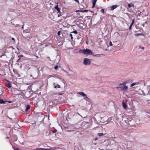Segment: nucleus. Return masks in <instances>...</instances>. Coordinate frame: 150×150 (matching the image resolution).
Returning <instances> with one entry per match:
<instances>
[{
    "instance_id": "nucleus-27",
    "label": "nucleus",
    "mask_w": 150,
    "mask_h": 150,
    "mask_svg": "<svg viewBox=\"0 0 150 150\" xmlns=\"http://www.w3.org/2000/svg\"><path fill=\"white\" fill-rule=\"evenodd\" d=\"M74 1H76V2L78 3H79V1L78 0H74Z\"/></svg>"
},
{
    "instance_id": "nucleus-22",
    "label": "nucleus",
    "mask_w": 150,
    "mask_h": 150,
    "mask_svg": "<svg viewBox=\"0 0 150 150\" xmlns=\"http://www.w3.org/2000/svg\"><path fill=\"white\" fill-rule=\"evenodd\" d=\"M92 4L93 5L92 6V8H93L95 7L96 4L94 3H92Z\"/></svg>"
},
{
    "instance_id": "nucleus-20",
    "label": "nucleus",
    "mask_w": 150,
    "mask_h": 150,
    "mask_svg": "<svg viewBox=\"0 0 150 150\" xmlns=\"http://www.w3.org/2000/svg\"><path fill=\"white\" fill-rule=\"evenodd\" d=\"M109 45L110 46H112V42L111 41H110V42H109Z\"/></svg>"
},
{
    "instance_id": "nucleus-16",
    "label": "nucleus",
    "mask_w": 150,
    "mask_h": 150,
    "mask_svg": "<svg viewBox=\"0 0 150 150\" xmlns=\"http://www.w3.org/2000/svg\"><path fill=\"white\" fill-rule=\"evenodd\" d=\"M104 134L103 133H98V136L100 137L102 136Z\"/></svg>"
},
{
    "instance_id": "nucleus-9",
    "label": "nucleus",
    "mask_w": 150,
    "mask_h": 150,
    "mask_svg": "<svg viewBox=\"0 0 150 150\" xmlns=\"http://www.w3.org/2000/svg\"><path fill=\"white\" fill-rule=\"evenodd\" d=\"M54 8L57 10L58 12L59 13L60 12V8L58 7V5L55 6Z\"/></svg>"
},
{
    "instance_id": "nucleus-8",
    "label": "nucleus",
    "mask_w": 150,
    "mask_h": 150,
    "mask_svg": "<svg viewBox=\"0 0 150 150\" xmlns=\"http://www.w3.org/2000/svg\"><path fill=\"white\" fill-rule=\"evenodd\" d=\"M7 102V101H4L0 99V104H6Z\"/></svg>"
},
{
    "instance_id": "nucleus-33",
    "label": "nucleus",
    "mask_w": 150,
    "mask_h": 150,
    "mask_svg": "<svg viewBox=\"0 0 150 150\" xmlns=\"http://www.w3.org/2000/svg\"><path fill=\"white\" fill-rule=\"evenodd\" d=\"M61 16V15L60 14H59L58 15V17H59Z\"/></svg>"
},
{
    "instance_id": "nucleus-4",
    "label": "nucleus",
    "mask_w": 150,
    "mask_h": 150,
    "mask_svg": "<svg viewBox=\"0 0 150 150\" xmlns=\"http://www.w3.org/2000/svg\"><path fill=\"white\" fill-rule=\"evenodd\" d=\"M77 93L80 94L82 96L85 97L86 98H87V95H86V94L83 92H78Z\"/></svg>"
},
{
    "instance_id": "nucleus-26",
    "label": "nucleus",
    "mask_w": 150,
    "mask_h": 150,
    "mask_svg": "<svg viewBox=\"0 0 150 150\" xmlns=\"http://www.w3.org/2000/svg\"><path fill=\"white\" fill-rule=\"evenodd\" d=\"M36 121H35L34 123H32L31 124L32 125L34 124H36Z\"/></svg>"
},
{
    "instance_id": "nucleus-47",
    "label": "nucleus",
    "mask_w": 150,
    "mask_h": 150,
    "mask_svg": "<svg viewBox=\"0 0 150 150\" xmlns=\"http://www.w3.org/2000/svg\"><path fill=\"white\" fill-rule=\"evenodd\" d=\"M36 57H38V56H36Z\"/></svg>"
},
{
    "instance_id": "nucleus-6",
    "label": "nucleus",
    "mask_w": 150,
    "mask_h": 150,
    "mask_svg": "<svg viewBox=\"0 0 150 150\" xmlns=\"http://www.w3.org/2000/svg\"><path fill=\"white\" fill-rule=\"evenodd\" d=\"M6 81L8 82L7 86L9 88H11V83L8 81L6 80Z\"/></svg>"
},
{
    "instance_id": "nucleus-44",
    "label": "nucleus",
    "mask_w": 150,
    "mask_h": 150,
    "mask_svg": "<svg viewBox=\"0 0 150 150\" xmlns=\"http://www.w3.org/2000/svg\"><path fill=\"white\" fill-rule=\"evenodd\" d=\"M97 139V138H96L95 140H96Z\"/></svg>"
},
{
    "instance_id": "nucleus-36",
    "label": "nucleus",
    "mask_w": 150,
    "mask_h": 150,
    "mask_svg": "<svg viewBox=\"0 0 150 150\" xmlns=\"http://www.w3.org/2000/svg\"><path fill=\"white\" fill-rule=\"evenodd\" d=\"M80 12H83V10H80Z\"/></svg>"
},
{
    "instance_id": "nucleus-39",
    "label": "nucleus",
    "mask_w": 150,
    "mask_h": 150,
    "mask_svg": "<svg viewBox=\"0 0 150 150\" xmlns=\"http://www.w3.org/2000/svg\"><path fill=\"white\" fill-rule=\"evenodd\" d=\"M33 150H37V148L33 149Z\"/></svg>"
},
{
    "instance_id": "nucleus-18",
    "label": "nucleus",
    "mask_w": 150,
    "mask_h": 150,
    "mask_svg": "<svg viewBox=\"0 0 150 150\" xmlns=\"http://www.w3.org/2000/svg\"><path fill=\"white\" fill-rule=\"evenodd\" d=\"M69 36H70L71 38V39L72 40L73 38V37H72V35L71 34V33L69 34Z\"/></svg>"
},
{
    "instance_id": "nucleus-21",
    "label": "nucleus",
    "mask_w": 150,
    "mask_h": 150,
    "mask_svg": "<svg viewBox=\"0 0 150 150\" xmlns=\"http://www.w3.org/2000/svg\"><path fill=\"white\" fill-rule=\"evenodd\" d=\"M58 66L56 65L55 66L54 68L55 69H58Z\"/></svg>"
},
{
    "instance_id": "nucleus-31",
    "label": "nucleus",
    "mask_w": 150,
    "mask_h": 150,
    "mask_svg": "<svg viewBox=\"0 0 150 150\" xmlns=\"http://www.w3.org/2000/svg\"><path fill=\"white\" fill-rule=\"evenodd\" d=\"M101 11L102 12H103V13H104V9H101Z\"/></svg>"
},
{
    "instance_id": "nucleus-5",
    "label": "nucleus",
    "mask_w": 150,
    "mask_h": 150,
    "mask_svg": "<svg viewBox=\"0 0 150 150\" xmlns=\"http://www.w3.org/2000/svg\"><path fill=\"white\" fill-rule=\"evenodd\" d=\"M118 6L117 5H114L111 6L110 8L111 10H113L117 8Z\"/></svg>"
},
{
    "instance_id": "nucleus-13",
    "label": "nucleus",
    "mask_w": 150,
    "mask_h": 150,
    "mask_svg": "<svg viewBox=\"0 0 150 150\" xmlns=\"http://www.w3.org/2000/svg\"><path fill=\"white\" fill-rule=\"evenodd\" d=\"M138 83H132L130 85V86L131 87L133 86H134L136 84H138Z\"/></svg>"
},
{
    "instance_id": "nucleus-17",
    "label": "nucleus",
    "mask_w": 150,
    "mask_h": 150,
    "mask_svg": "<svg viewBox=\"0 0 150 150\" xmlns=\"http://www.w3.org/2000/svg\"><path fill=\"white\" fill-rule=\"evenodd\" d=\"M71 33H74L75 34H77V32L76 31L74 30L71 32Z\"/></svg>"
},
{
    "instance_id": "nucleus-11",
    "label": "nucleus",
    "mask_w": 150,
    "mask_h": 150,
    "mask_svg": "<svg viewBox=\"0 0 150 150\" xmlns=\"http://www.w3.org/2000/svg\"><path fill=\"white\" fill-rule=\"evenodd\" d=\"M55 84V83H54V88H60V85H59L58 84H57V86H56L54 85Z\"/></svg>"
},
{
    "instance_id": "nucleus-37",
    "label": "nucleus",
    "mask_w": 150,
    "mask_h": 150,
    "mask_svg": "<svg viewBox=\"0 0 150 150\" xmlns=\"http://www.w3.org/2000/svg\"><path fill=\"white\" fill-rule=\"evenodd\" d=\"M60 31H59L58 33V35H59V34H60Z\"/></svg>"
},
{
    "instance_id": "nucleus-35",
    "label": "nucleus",
    "mask_w": 150,
    "mask_h": 150,
    "mask_svg": "<svg viewBox=\"0 0 150 150\" xmlns=\"http://www.w3.org/2000/svg\"><path fill=\"white\" fill-rule=\"evenodd\" d=\"M18 56L19 57H20V56L21 57H23V55H19Z\"/></svg>"
},
{
    "instance_id": "nucleus-12",
    "label": "nucleus",
    "mask_w": 150,
    "mask_h": 150,
    "mask_svg": "<svg viewBox=\"0 0 150 150\" xmlns=\"http://www.w3.org/2000/svg\"><path fill=\"white\" fill-rule=\"evenodd\" d=\"M128 5L129 8H130L131 7L134 6V4L132 3L129 4Z\"/></svg>"
},
{
    "instance_id": "nucleus-25",
    "label": "nucleus",
    "mask_w": 150,
    "mask_h": 150,
    "mask_svg": "<svg viewBox=\"0 0 150 150\" xmlns=\"http://www.w3.org/2000/svg\"><path fill=\"white\" fill-rule=\"evenodd\" d=\"M37 150H42V148H37Z\"/></svg>"
},
{
    "instance_id": "nucleus-46",
    "label": "nucleus",
    "mask_w": 150,
    "mask_h": 150,
    "mask_svg": "<svg viewBox=\"0 0 150 150\" xmlns=\"http://www.w3.org/2000/svg\"><path fill=\"white\" fill-rule=\"evenodd\" d=\"M86 44H88V42H86Z\"/></svg>"
},
{
    "instance_id": "nucleus-10",
    "label": "nucleus",
    "mask_w": 150,
    "mask_h": 150,
    "mask_svg": "<svg viewBox=\"0 0 150 150\" xmlns=\"http://www.w3.org/2000/svg\"><path fill=\"white\" fill-rule=\"evenodd\" d=\"M30 106L29 105H26L25 111H26V112H27L30 109Z\"/></svg>"
},
{
    "instance_id": "nucleus-3",
    "label": "nucleus",
    "mask_w": 150,
    "mask_h": 150,
    "mask_svg": "<svg viewBox=\"0 0 150 150\" xmlns=\"http://www.w3.org/2000/svg\"><path fill=\"white\" fill-rule=\"evenodd\" d=\"M91 62V59L87 58H84L83 60V63L85 65H89Z\"/></svg>"
},
{
    "instance_id": "nucleus-29",
    "label": "nucleus",
    "mask_w": 150,
    "mask_h": 150,
    "mask_svg": "<svg viewBox=\"0 0 150 150\" xmlns=\"http://www.w3.org/2000/svg\"><path fill=\"white\" fill-rule=\"evenodd\" d=\"M141 35V33H137L136 35V36H138Z\"/></svg>"
},
{
    "instance_id": "nucleus-42",
    "label": "nucleus",
    "mask_w": 150,
    "mask_h": 150,
    "mask_svg": "<svg viewBox=\"0 0 150 150\" xmlns=\"http://www.w3.org/2000/svg\"><path fill=\"white\" fill-rule=\"evenodd\" d=\"M8 102L9 103H11V101H8Z\"/></svg>"
},
{
    "instance_id": "nucleus-48",
    "label": "nucleus",
    "mask_w": 150,
    "mask_h": 150,
    "mask_svg": "<svg viewBox=\"0 0 150 150\" xmlns=\"http://www.w3.org/2000/svg\"><path fill=\"white\" fill-rule=\"evenodd\" d=\"M71 131H74V130H72Z\"/></svg>"
},
{
    "instance_id": "nucleus-34",
    "label": "nucleus",
    "mask_w": 150,
    "mask_h": 150,
    "mask_svg": "<svg viewBox=\"0 0 150 150\" xmlns=\"http://www.w3.org/2000/svg\"><path fill=\"white\" fill-rule=\"evenodd\" d=\"M132 25H130V26H129V29H130L131 28V27H132Z\"/></svg>"
},
{
    "instance_id": "nucleus-7",
    "label": "nucleus",
    "mask_w": 150,
    "mask_h": 150,
    "mask_svg": "<svg viewBox=\"0 0 150 150\" xmlns=\"http://www.w3.org/2000/svg\"><path fill=\"white\" fill-rule=\"evenodd\" d=\"M122 106H123V108L124 109H127V105L124 103V100L123 101V102L122 103Z\"/></svg>"
},
{
    "instance_id": "nucleus-30",
    "label": "nucleus",
    "mask_w": 150,
    "mask_h": 150,
    "mask_svg": "<svg viewBox=\"0 0 150 150\" xmlns=\"http://www.w3.org/2000/svg\"><path fill=\"white\" fill-rule=\"evenodd\" d=\"M11 39H12V40H13L14 42H15V39H14V38H11Z\"/></svg>"
},
{
    "instance_id": "nucleus-40",
    "label": "nucleus",
    "mask_w": 150,
    "mask_h": 150,
    "mask_svg": "<svg viewBox=\"0 0 150 150\" xmlns=\"http://www.w3.org/2000/svg\"><path fill=\"white\" fill-rule=\"evenodd\" d=\"M67 132H70L71 131H70L69 130H67Z\"/></svg>"
},
{
    "instance_id": "nucleus-43",
    "label": "nucleus",
    "mask_w": 150,
    "mask_h": 150,
    "mask_svg": "<svg viewBox=\"0 0 150 150\" xmlns=\"http://www.w3.org/2000/svg\"><path fill=\"white\" fill-rule=\"evenodd\" d=\"M20 58H19L18 60V61L19 60H20Z\"/></svg>"
},
{
    "instance_id": "nucleus-19",
    "label": "nucleus",
    "mask_w": 150,
    "mask_h": 150,
    "mask_svg": "<svg viewBox=\"0 0 150 150\" xmlns=\"http://www.w3.org/2000/svg\"><path fill=\"white\" fill-rule=\"evenodd\" d=\"M97 0H93L92 1V3L96 4Z\"/></svg>"
},
{
    "instance_id": "nucleus-38",
    "label": "nucleus",
    "mask_w": 150,
    "mask_h": 150,
    "mask_svg": "<svg viewBox=\"0 0 150 150\" xmlns=\"http://www.w3.org/2000/svg\"><path fill=\"white\" fill-rule=\"evenodd\" d=\"M24 24H23V25L22 26V28H23V26H24Z\"/></svg>"
},
{
    "instance_id": "nucleus-2",
    "label": "nucleus",
    "mask_w": 150,
    "mask_h": 150,
    "mask_svg": "<svg viewBox=\"0 0 150 150\" xmlns=\"http://www.w3.org/2000/svg\"><path fill=\"white\" fill-rule=\"evenodd\" d=\"M126 82H123L120 84L117 87V88H121L122 90H125L127 89L128 87L126 85Z\"/></svg>"
},
{
    "instance_id": "nucleus-23",
    "label": "nucleus",
    "mask_w": 150,
    "mask_h": 150,
    "mask_svg": "<svg viewBox=\"0 0 150 150\" xmlns=\"http://www.w3.org/2000/svg\"><path fill=\"white\" fill-rule=\"evenodd\" d=\"M42 150H49V149L42 148Z\"/></svg>"
},
{
    "instance_id": "nucleus-45",
    "label": "nucleus",
    "mask_w": 150,
    "mask_h": 150,
    "mask_svg": "<svg viewBox=\"0 0 150 150\" xmlns=\"http://www.w3.org/2000/svg\"><path fill=\"white\" fill-rule=\"evenodd\" d=\"M142 49H144V47H143V48H142Z\"/></svg>"
},
{
    "instance_id": "nucleus-15",
    "label": "nucleus",
    "mask_w": 150,
    "mask_h": 150,
    "mask_svg": "<svg viewBox=\"0 0 150 150\" xmlns=\"http://www.w3.org/2000/svg\"><path fill=\"white\" fill-rule=\"evenodd\" d=\"M93 56L96 57H98L99 56V54H93Z\"/></svg>"
},
{
    "instance_id": "nucleus-1",
    "label": "nucleus",
    "mask_w": 150,
    "mask_h": 150,
    "mask_svg": "<svg viewBox=\"0 0 150 150\" xmlns=\"http://www.w3.org/2000/svg\"><path fill=\"white\" fill-rule=\"evenodd\" d=\"M79 52L86 55H91L93 54V52L91 50L88 49L79 50Z\"/></svg>"
},
{
    "instance_id": "nucleus-41",
    "label": "nucleus",
    "mask_w": 150,
    "mask_h": 150,
    "mask_svg": "<svg viewBox=\"0 0 150 150\" xmlns=\"http://www.w3.org/2000/svg\"><path fill=\"white\" fill-rule=\"evenodd\" d=\"M55 131H53V133H55Z\"/></svg>"
},
{
    "instance_id": "nucleus-32",
    "label": "nucleus",
    "mask_w": 150,
    "mask_h": 150,
    "mask_svg": "<svg viewBox=\"0 0 150 150\" xmlns=\"http://www.w3.org/2000/svg\"><path fill=\"white\" fill-rule=\"evenodd\" d=\"M80 10H76V12H80Z\"/></svg>"
},
{
    "instance_id": "nucleus-28",
    "label": "nucleus",
    "mask_w": 150,
    "mask_h": 150,
    "mask_svg": "<svg viewBox=\"0 0 150 150\" xmlns=\"http://www.w3.org/2000/svg\"><path fill=\"white\" fill-rule=\"evenodd\" d=\"M134 23V20H133V21H132V23L131 24V25H132Z\"/></svg>"
},
{
    "instance_id": "nucleus-14",
    "label": "nucleus",
    "mask_w": 150,
    "mask_h": 150,
    "mask_svg": "<svg viewBox=\"0 0 150 150\" xmlns=\"http://www.w3.org/2000/svg\"><path fill=\"white\" fill-rule=\"evenodd\" d=\"M127 119L128 120L127 121H129L132 120V118L130 117H128V118H127ZM126 121H127V120H125L126 122Z\"/></svg>"
},
{
    "instance_id": "nucleus-24",
    "label": "nucleus",
    "mask_w": 150,
    "mask_h": 150,
    "mask_svg": "<svg viewBox=\"0 0 150 150\" xmlns=\"http://www.w3.org/2000/svg\"><path fill=\"white\" fill-rule=\"evenodd\" d=\"M88 10L85 9V10H83V12H88Z\"/></svg>"
}]
</instances>
